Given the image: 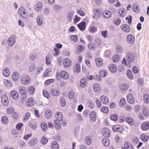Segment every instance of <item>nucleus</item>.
Listing matches in <instances>:
<instances>
[{"instance_id":"obj_57","label":"nucleus","mask_w":149,"mask_h":149,"mask_svg":"<svg viewBox=\"0 0 149 149\" xmlns=\"http://www.w3.org/2000/svg\"><path fill=\"white\" fill-rule=\"evenodd\" d=\"M52 70V69L51 68H49L45 69L43 74V76L45 77H47L49 73L51 72Z\"/></svg>"},{"instance_id":"obj_7","label":"nucleus","mask_w":149,"mask_h":149,"mask_svg":"<svg viewBox=\"0 0 149 149\" xmlns=\"http://www.w3.org/2000/svg\"><path fill=\"white\" fill-rule=\"evenodd\" d=\"M1 102L4 106H8L9 103V100L8 96L5 95H2L1 98Z\"/></svg>"},{"instance_id":"obj_44","label":"nucleus","mask_w":149,"mask_h":149,"mask_svg":"<svg viewBox=\"0 0 149 149\" xmlns=\"http://www.w3.org/2000/svg\"><path fill=\"white\" fill-rule=\"evenodd\" d=\"M126 104V101L125 99L124 98H122L119 102L120 107H124L125 106Z\"/></svg>"},{"instance_id":"obj_60","label":"nucleus","mask_w":149,"mask_h":149,"mask_svg":"<svg viewBox=\"0 0 149 149\" xmlns=\"http://www.w3.org/2000/svg\"><path fill=\"white\" fill-rule=\"evenodd\" d=\"M71 40L74 42H76L78 40V38L76 35H72L70 36Z\"/></svg>"},{"instance_id":"obj_38","label":"nucleus","mask_w":149,"mask_h":149,"mask_svg":"<svg viewBox=\"0 0 149 149\" xmlns=\"http://www.w3.org/2000/svg\"><path fill=\"white\" fill-rule=\"evenodd\" d=\"M85 141L87 145L89 146L90 145L92 142V139L91 137L90 136H86L85 138Z\"/></svg>"},{"instance_id":"obj_48","label":"nucleus","mask_w":149,"mask_h":149,"mask_svg":"<svg viewBox=\"0 0 149 149\" xmlns=\"http://www.w3.org/2000/svg\"><path fill=\"white\" fill-rule=\"evenodd\" d=\"M90 118L91 120L95 121L96 120V113L95 111H92L90 114Z\"/></svg>"},{"instance_id":"obj_8","label":"nucleus","mask_w":149,"mask_h":149,"mask_svg":"<svg viewBox=\"0 0 149 149\" xmlns=\"http://www.w3.org/2000/svg\"><path fill=\"white\" fill-rule=\"evenodd\" d=\"M15 36L13 35L11 36L8 40L7 42L8 45L10 46H13L15 43Z\"/></svg>"},{"instance_id":"obj_47","label":"nucleus","mask_w":149,"mask_h":149,"mask_svg":"<svg viewBox=\"0 0 149 149\" xmlns=\"http://www.w3.org/2000/svg\"><path fill=\"white\" fill-rule=\"evenodd\" d=\"M59 148V145L55 141L52 142L51 146L52 149H58Z\"/></svg>"},{"instance_id":"obj_22","label":"nucleus","mask_w":149,"mask_h":149,"mask_svg":"<svg viewBox=\"0 0 149 149\" xmlns=\"http://www.w3.org/2000/svg\"><path fill=\"white\" fill-rule=\"evenodd\" d=\"M78 27L81 31H84L86 29V22L84 21L81 22L78 25Z\"/></svg>"},{"instance_id":"obj_23","label":"nucleus","mask_w":149,"mask_h":149,"mask_svg":"<svg viewBox=\"0 0 149 149\" xmlns=\"http://www.w3.org/2000/svg\"><path fill=\"white\" fill-rule=\"evenodd\" d=\"M100 100L103 103L107 104L109 103V100L105 95H103L100 97Z\"/></svg>"},{"instance_id":"obj_17","label":"nucleus","mask_w":149,"mask_h":149,"mask_svg":"<svg viewBox=\"0 0 149 149\" xmlns=\"http://www.w3.org/2000/svg\"><path fill=\"white\" fill-rule=\"evenodd\" d=\"M84 49L85 48L84 46L80 45H79L76 49L75 52L77 54H80L84 52Z\"/></svg>"},{"instance_id":"obj_2","label":"nucleus","mask_w":149,"mask_h":149,"mask_svg":"<svg viewBox=\"0 0 149 149\" xmlns=\"http://www.w3.org/2000/svg\"><path fill=\"white\" fill-rule=\"evenodd\" d=\"M21 83L24 85H28L31 82L30 77L26 75L22 76L21 77Z\"/></svg>"},{"instance_id":"obj_12","label":"nucleus","mask_w":149,"mask_h":149,"mask_svg":"<svg viewBox=\"0 0 149 149\" xmlns=\"http://www.w3.org/2000/svg\"><path fill=\"white\" fill-rule=\"evenodd\" d=\"M118 13L119 16L122 17H125L127 13L126 10L123 8H120L118 10Z\"/></svg>"},{"instance_id":"obj_9","label":"nucleus","mask_w":149,"mask_h":149,"mask_svg":"<svg viewBox=\"0 0 149 149\" xmlns=\"http://www.w3.org/2000/svg\"><path fill=\"white\" fill-rule=\"evenodd\" d=\"M141 128L143 131H145L149 129V122L145 121L142 123L141 125Z\"/></svg>"},{"instance_id":"obj_10","label":"nucleus","mask_w":149,"mask_h":149,"mask_svg":"<svg viewBox=\"0 0 149 149\" xmlns=\"http://www.w3.org/2000/svg\"><path fill=\"white\" fill-rule=\"evenodd\" d=\"M102 135L106 137H109L110 136V131L107 127H104L102 130Z\"/></svg>"},{"instance_id":"obj_33","label":"nucleus","mask_w":149,"mask_h":149,"mask_svg":"<svg viewBox=\"0 0 149 149\" xmlns=\"http://www.w3.org/2000/svg\"><path fill=\"white\" fill-rule=\"evenodd\" d=\"M140 138L141 141L145 142H147L149 139V136L144 133L141 134Z\"/></svg>"},{"instance_id":"obj_1","label":"nucleus","mask_w":149,"mask_h":149,"mask_svg":"<svg viewBox=\"0 0 149 149\" xmlns=\"http://www.w3.org/2000/svg\"><path fill=\"white\" fill-rule=\"evenodd\" d=\"M61 77L64 80H67L69 78L68 74L65 71L62 70L60 73L57 72L56 75V77L57 79H59V76Z\"/></svg>"},{"instance_id":"obj_21","label":"nucleus","mask_w":149,"mask_h":149,"mask_svg":"<svg viewBox=\"0 0 149 149\" xmlns=\"http://www.w3.org/2000/svg\"><path fill=\"white\" fill-rule=\"evenodd\" d=\"M19 74L17 72H14L12 76V79L14 81H16L19 79Z\"/></svg>"},{"instance_id":"obj_42","label":"nucleus","mask_w":149,"mask_h":149,"mask_svg":"<svg viewBox=\"0 0 149 149\" xmlns=\"http://www.w3.org/2000/svg\"><path fill=\"white\" fill-rule=\"evenodd\" d=\"M4 85L7 87H10L12 85V82L10 80L5 79L4 81Z\"/></svg>"},{"instance_id":"obj_25","label":"nucleus","mask_w":149,"mask_h":149,"mask_svg":"<svg viewBox=\"0 0 149 149\" xmlns=\"http://www.w3.org/2000/svg\"><path fill=\"white\" fill-rule=\"evenodd\" d=\"M126 121L129 125H134L135 122L134 120L132 118L127 117L126 118Z\"/></svg>"},{"instance_id":"obj_6","label":"nucleus","mask_w":149,"mask_h":149,"mask_svg":"<svg viewBox=\"0 0 149 149\" xmlns=\"http://www.w3.org/2000/svg\"><path fill=\"white\" fill-rule=\"evenodd\" d=\"M126 58L129 63H131L134 61L135 56L134 54L131 52L127 53L126 56Z\"/></svg>"},{"instance_id":"obj_32","label":"nucleus","mask_w":149,"mask_h":149,"mask_svg":"<svg viewBox=\"0 0 149 149\" xmlns=\"http://www.w3.org/2000/svg\"><path fill=\"white\" fill-rule=\"evenodd\" d=\"M80 65L78 63H77L74 67L73 71L74 72L79 73L80 71Z\"/></svg>"},{"instance_id":"obj_19","label":"nucleus","mask_w":149,"mask_h":149,"mask_svg":"<svg viewBox=\"0 0 149 149\" xmlns=\"http://www.w3.org/2000/svg\"><path fill=\"white\" fill-rule=\"evenodd\" d=\"M108 68L110 71L112 73H115L117 71V68L116 65L113 64H111L109 65Z\"/></svg>"},{"instance_id":"obj_34","label":"nucleus","mask_w":149,"mask_h":149,"mask_svg":"<svg viewBox=\"0 0 149 149\" xmlns=\"http://www.w3.org/2000/svg\"><path fill=\"white\" fill-rule=\"evenodd\" d=\"M52 116V112L49 110H46L45 111V117L47 119H49Z\"/></svg>"},{"instance_id":"obj_11","label":"nucleus","mask_w":149,"mask_h":149,"mask_svg":"<svg viewBox=\"0 0 149 149\" xmlns=\"http://www.w3.org/2000/svg\"><path fill=\"white\" fill-rule=\"evenodd\" d=\"M50 92L52 95L54 97L58 96L60 94V92L57 88H52L50 90Z\"/></svg>"},{"instance_id":"obj_27","label":"nucleus","mask_w":149,"mask_h":149,"mask_svg":"<svg viewBox=\"0 0 149 149\" xmlns=\"http://www.w3.org/2000/svg\"><path fill=\"white\" fill-rule=\"evenodd\" d=\"M93 88L95 91L100 92L101 91V88L100 85L98 83H95L93 85Z\"/></svg>"},{"instance_id":"obj_45","label":"nucleus","mask_w":149,"mask_h":149,"mask_svg":"<svg viewBox=\"0 0 149 149\" xmlns=\"http://www.w3.org/2000/svg\"><path fill=\"white\" fill-rule=\"evenodd\" d=\"M59 121L55 120L54 121V125L55 128L56 129L59 130L61 128V124Z\"/></svg>"},{"instance_id":"obj_14","label":"nucleus","mask_w":149,"mask_h":149,"mask_svg":"<svg viewBox=\"0 0 149 149\" xmlns=\"http://www.w3.org/2000/svg\"><path fill=\"white\" fill-rule=\"evenodd\" d=\"M112 130L115 132H122L123 131L122 126L119 125H116L113 126Z\"/></svg>"},{"instance_id":"obj_13","label":"nucleus","mask_w":149,"mask_h":149,"mask_svg":"<svg viewBox=\"0 0 149 149\" xmlns=\"http://www.w3.org/2000/svg\"><path fill=\"white\" fill-rule=\"evenodd\" d=\"M120 28L123 31L126 33L129 32L130 31V27L127 24L121 25Z\"/></svg>"},{"instance_id":"obj_36","label":"nucleus","mask_w":149,"mask_h":149,"mask_svg":"<svg viewBox=\"0 0 149 149\" xmlns=\"http://www.w3.org/2000/svg\"><path fill=\"white\" fill-rule=\"evenodd\" d=\"M120 56L117 54L114 55L111 58L112 61L114 63L118 62L120 60Z\"/></svg>"},{"instance_id":"obj_61","label":"nucleus","mask_w":149,"mask_h":149,"mask_svg":"<svg viewBox=\"0 0 149 149\" xmlns=\"http://www.w3.org/2000/svg\"><path fill=\"white\" fill-rule=\"evenodd\" d=\"M60 103L62 107H64L66 105V100L64 97L61 98Z\"/></svg>"},{"instance_id":"obj_51","label":"nucleus","mask_w":149,"mask_h":149,"mask_svg":"<svg viewBox=\"0 0 149 149\" xmlns=\"http://www.w3.org/2000/svg\"><path fill=\"white\" fill-rule=\"evenodd\" d=\"M37 143V141L36 139H31L28 142L29 145L31 146L35 145Z\"/></svg>"},{"instance_id":"obj_52","label":"nucleus","mask_w":149,"mask_h":149,"mask_svg":"<svg viewBox=\"0 0 149 149\" xmlns=\"http://www.w3.org/2000/svg\"><path fill=\"white\" fill-rule=\"evenodd\" d=\"M143 100L145 103L148 104L149 102V96L147 94H145L143 95Z\"/></svg>"},{"instance_id":"obj_40","label":"nucleus","mask_w":149,"mask_h":149,"mask_svg":"<svg viewBox=\"0 0 149 149\" xmlns=\"http://www.w3.org/2000/svg\"><path fill=\"white\" fill-rule=\"evenodd\" d=\"M99 73L101 77H104L107 75L108 73L106 70H102L99 71Z\"/></svg>"},{"instance_id":"obj_41","label":"nucleus","mask_w":149,"mask_h":149,"mask_svg":"<svg viewBox=\"0 0 149 149\" xmlns=\"http://www.w3.org/2000/svg\"><path fill=\"white\" fill-rule=\"evenodd\" d=\"M142 112L143 115L146 117H148L149 116V111L147 108L144 107L142 109Z\"/></svg>"},{"instance_id":"obj_49","label":"nucleus","mask_w":149,"mask_h":149,"mask_svg":"<svg viewBox=\"0 0 149 149\" xmlns=\"http://www.w3.org/2000/svg\"><path fill=\"white\" fill-rule=\"evenodd\" d=\"M46 63L47 65H50L51 64V56L50 55L47 56L46 58Z\"/></svg>"},{"instance_id":"obj_31","label":"nucleus","mask_w":149,"mask_h":149,"mask_svg":"<svg viewBox=\"0 0 149 149\" xmlns=\"http://www.w3.org/2000/svg\"><path fill=\"white\" fill-rule=\"evenodd\" d=\"M97 47L95 43L93 42H91L89 43L88 45V48L90 50H95Z\"/></svg>"},{"instance_id":"obj_37","label":"nucleus","mask_w":149,"mask_h":149,"mask_svg":"<svg viewBox=\"0 0 149 149\" xmlns=\"http://www.w3.org/2000/svg\"><path fill=\"white\" fill-rule=\"evenodd\" d=\"M42 2H39L35 6V9L36 11H40L42 10Z\"/></svg>"},{"instance_id":"obj_24","label":"nucleus","mask_w":149,"mask_h":149,"mask_svg":"<svg viewBox=\"0 0 149 149\" xmlns=\"http://www.w3.org/2000/svg\"><path fill=\"white\" fill-rule=\"evenodd\" d=\"M95 62L97 67H100L103 65L102 60L101 58H96L95 59Z\"/></svg>"},{"instance_id":"obj_28","label":"nucleus","mask_w":149,"mask_h":149,"mask_svg":"<svg viewBox=\"0 0 149 149\" xmlns=\"http://www.w3.org/2000/svg\"><path fill=\"white\" fill-rule=\"evenodd\" d=\"M11 97L14 99H17L18 98L19 94L18 92L15 90L12 91L10 92Z\"/></svg>"},{"instance_id":"obj_16","label":"nucleus","mask_w":149,"mask_h":149,"mask_svg":"<svg viewBox=\"0 0 149 149\" xmlns=\"http://www.w3.org/2000/svg\"><path fill=\"white\" fill-rule=\"evenodd\" d=\"M126 40L130 44H133L135 41L134 36L132 34H129L127 36Z\"/></svg>"},{"instance_id":"obj_35","label":"nucleus","mask_w":149,"mask_h":149,"mask_svg":"<svg viewBox=\"0 0 149 149\" xmlns=\"http://www.w3.org/2000/svg\"><path fill=\"white\" fill-rule=\"evenodd\" d=\"M29 125L33 130H35L37 127L36 123L33 121H30L29 122Z\"/></svg>"},{"instance_id":"obj_64","label":"nucleus","mask_w":149,"mask_h":149,"mask_svg":"<svg viewBox=\"0 0 149 149\" xmlns=\"http://www.w3.org/2000/svg\"><path fill=\"white\" fill-rule=\"evenodd\" d=\"M87 104L89 107L91 109H93L94 107V103L92 101H88L87 102Z\"/></svg>"},{"instance_id":"obj_62","label":"nucleus","mask_w":149,"mask_h":149,"mask_svg":"<svg viewBox=\"0 0 149 149\" xmlns=\"http://www.w3.org/2000/svg\"><path fill=\"white\" fill-rule=\"evenodd\" d=\"M111 119L114 121H117L118 119V116L117 114L111 115L110 116Z\"/></svg>"},{"instance_id":"obj_26","label":"nucleus","mask_w":149,"mask_h":149,"mask_svg":"<svg viewBox=\"0 0 149 149\" xmlns=\"http://www.w3.org/2000/svg\"><path fill=\"white\" fill-rule=\"evenodd\" d=\"M87 80L86 79L83 78L81 79L80 82V85L81 87H85L87 85Z\"/></svg>"},{"instance_id":"obj_3","label":"nucleus","mask_w":149,"mask_h":149,"mask_svg":"<svg viewBox=\"0 0 149 149\" xmlns=\"http://www.w3.org/2000/svg\"><path fill=\"white\" fill-rule=\"evenodd\" d=\"M18 12L19 15L23 17L27 18L29 17V14L24 7H21L19 10Z\"/></svg>"},{"instance_id":"obj_20","label":"nucleus","mask_w":149,"mask_h":149,"mask_svg":"<svg viewBox=\"0 0 149 149\" xmlns=\"http://www.w3.org/2000/svg\"><path fill=\"white\" fill-rule=\"evenodd\" d=\"M55 117L56 119V120L61 121L63 119V114L60 112H56L55 114Z\"/></svg>"},{"instance_id":"obj_4","label":"nucleus","mask_w":149,"mask_h":149,"mask_svg":"<svg viewBox=\"0 0 149 149\" xmlns=\"http://www.w3.org/2000/svg\"><path fill=\"white\" fill-rule=\"evenodd\" d=\"M72 64V61L69 58H67L63 61L62 65L64 68H66L71 66Z\"/></svg>"},{"instance_id":"obj_46","label":"nucleus","mask_w":149,"mask_h":149,"mask_svg":"<svg viewBox=\"0 0 149 149\" xmlns=\"http://www.w3.org/2000/svg\"><path fill=\"white\" fill-rule=\"evenodd\" d=\"M102 142L104 145L106 147H108L109 145V141L107 138H105L103 139L102 140Z\"/></svg>"},{"instance_id":"obj_30","label":"nucleus","mask_w":149,"mask_h":149,"mask_svg":"<svg viewBox=\"0 0 149 149\" xmlns=\"http://www.w3.org/2000/svg\"><path fill=\"white\" fill-rule=\"evenodd\" d=\"M19 92L22 95H25L27 94V91L26 88L24 86H21L19 88Z\"/></svg>"},{"instance_id":"obj_5","label":"nucleus","mask_w":149,"mask_h":149,"mask_svg":"<svg viewBox=\"0 0 149 149\" xmlns=\"http://www.w3.org/2000/svg\"><path fill=\"white\" fill-rule=\"evenodd\" d=\"M35 102V99L33 97H31L27 100L26 104L28 107H32L34 106Z\"/></svg>"},{"instance_id":"obj_63","label":"nucleus","mask_w":149,"mask_h":149,"mask_svg":"<svg viewBox=\"0 0 149 149\" xmlns=\"http://www.w3.org/2000/svg\"><path fill=\"white\" fill-rule=\"evenodd\" d=\"M94 42L95 45H96V47L97 45H100L101 44V41L99 38L95 39L94 40Z\"/></svg>"},{"instance_id":"obj_18","label":"nucleus","mask_w":149,"mask_h":149,"mask_svg":"<svg viewBox=\"0 0 149 149\" xmlns=\"http://www.w3.org/2000/svg\"><path fill=\"white\" fill-rule=\"evenodd\" d=\"M128 102L130 104H133L134 102V99L133 97V95L131 93L128 94L127 97Z\"/></svg>"},{"instance_id":"obj_55","label":"nucleus","mask_w":149,"mask_h":149,"mask_svg":"<svg viewBox=\"0 0 149 149\" xmlns=\"http://www.w3.org/2000/svg\"><path fill=\"white\" fill-rule=\"evenodd\" d=\"M94 13L95 16H93V19H95L96 17H100V11L98 9H95L94 11Z\"/></svg>"},{"instance_id":"obj_59","label":"nucleus","mask_w":149,"mask_h":149,"mask_svg":"<svg viewBox=\"0 0 149 149\" xmlns=\"http://www.w3.org/2000/svg\"><path fill=\"white\" fill-rule=\"evenodd\" d=\"M55 81L54 79H50L46 80L45 82V85L46 86H48L51 83L54 82Z\"/></svg>"},{"instance_id":"obj_15","label":"nucleus","mask_w":149,"mask_h":149,"mask_svg":"<svg viewBox=\"0 0 149 149\" xmlns=\"http://www.w3.org/2000/svg\"><path fill=\"white\" fill-rule=\"evenodd\" d=\"M102 14L104 17L107 19H108L112 16L111 12L108 10H105L102 12Z\"/></svg>"},{"instance_id":"obj_43","label":"nucleus","mask_w":149,"mask_h":149,"mask_svg":"<svg viewBox=\"0 0 149 149\" xmlns=\"http://www.w3.org/2000/svg\"><path fill=\"white\" fill-rule=\"evenodd\" d=\"M35 88L33 86H29L28 89V93L31 95H33L35 92Z\"/></svg>"},{"instance_id":"obj_29","label":"nucleus","mask_w":149,"mask_h":149,"mask_svg":"<svg viewBox=\"0 0 149 149\" xmlns=\"http://www.w3.org/2000/svg\"><path fill=\"white\" fill-rule=\"evenodd\" d=\"M122 149H133V146L130 143L125 142L124 143V147Z\"/></svg>"},{"instance_id":"obj_56","label":"nucleus","mask_w":149,"mask_h":149,"mask_svg":"<svg viewBox=\"0 0 149 149\" xmlns=\"http://www.w3.org/2000/svg\"><path fill=\"white\" fill-rule=\"evenodd\" d=\"M132 9L134 12L137 13H139V7L136 4H134L133 5Z\"/></svg>"},{"instance_id":"obj_58","label":"nucleus","mask_w":149,"mask_h":149,"mask_svg":"<svg viewBox=\"0 0 149 149\" xmlns=\"http://www.w3.org/2000/svg\"><path fill=\"white\" fill-rule=\"evenodd\" d=\"M30 116L31 114L29 112H28L26 113L23 119V121L25 122L30 117Z\"/></svg>"},{"instance_id":"obj_53","label":"nucleus","mask_w":149,"mask_h":149,"mask_svg":"<svg viewBox=\"0 0 149 149\" xmlns=\"http://www.w3.org/2000/svg\"><path fill=\"white\" fill-rule=\"evenodd\" d=\"M36 69V66L34 63H31L29 66V70L30 72H33Z\"/></svg>"},{"instance_id":"obj_50","label":"nucleus","mask_w":149,"mask_h":149,"mask_svg":"<svg viewBox=\"0 0 149 149\" xmlns=\"http://www.w3.org/2000/svg\"><path fill=\"white\" fill-rule=\"evenodd\" d=\"M1 120L3 124H7L8 123L9 120L8 117L6 116H3L1 118Z\"/></svg>"},{"instance_id":"obj_39","label":"nucleus","mask_w":149,"mask_h":149,"mask_svg":"<svg viewBox=\"0 0 149 149\" xmlns=\"http://www.w3.org/2000/svg\"><path fill=\"white\" fill-rule=\"evenodd\" d=\"M41 127L42 130L45 132H46L48 130L47 125L45 122H42L41 124Z\"/></svg>"},{"instance_id":"obj_54","label":"nucleus","mask_w":149,"mask_h":149,"mask_svg":"<svg viewBox=\"0 0 149 149\" xmlns=\"http://www.w3.org/2000/svg\"><path fill=\"white\" fill-rule=\"evenodd\" d=\"M3 74L5 77H8L10 75V71L8 68H6L3 71Z\"/></svg>"}]
</instances>
